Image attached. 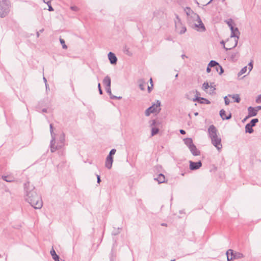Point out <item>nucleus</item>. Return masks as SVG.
Listing matches in <instances>:
<instances>
[{
	"mask_svg": "<svg viewBox=\"0 0 261 261\" xmlns=\"http://www.w3.org/2000/svg\"><path fill=\"white\" fill-rule=\"evenodd\" d=\"M24 188L25 200L35 208H41L43 205L41 197L35 191L33 185H31L30 182H27L24 184Z\"/></svg>",
	"mask_w": 261,
	"mask_h": 261,
	"instance_id": "nucleus-1",
	"label": "nucleus"
},
{
	"mask_svg": "<svg viewBox=\"0 0 261 261\" xmlns=\"http://www.w3.org/2000/svg\"><path fill=\"white\" fill-rule=\"evenodd\" d=\"M231 30V35L230 38L227 40L228 43L232 42V44L228 45V47L225 48L226 50L231 49L235 47L238 44V39L239 38L240 32L237 28H232Z\"/></svg>",
	"mask_w": 261,
	"mask_h": 261,
	"instance_id": "nucleus-2",
	"label": "nucleus"
},
{
	"mask_svg": "<svg viewBox=\"0 0 261 261\" xmlns=\"http://www.w3.org/2000/svg\"><path fill=\"white\" fill-rule=\"evenodd\" d=\"M65 134L63 133H62L59 137V140L57 142V145H55L56 143V136L54 137V140L52 142L51 140L50 142V151L51 152H54L57 150H58L61 148H62L65 145Z\"/></svg>",
	"mask_w": 261,
	"mask_h": 261,
	"instance_id": "nucleus-3",
	"label": "nucleus"
},
{
	"mask_svg": "<svg viewBox=\"0 0 261 261\" xmlns=\"http://www.w3.org/2000/svg\"><path fill=\"white\" fill-rule=\"evenodd\" d=\"M9 0H0V17H5L9 12Z\"/></svg>",
	"mask_w": 261,
	"mask_h": 261,
	"instance_id": "nucleus-4",
	"label": "nucleus"
},
{
	"mask_svg": "<svg viewBox=\"0 0 261 261\" xmlns=\"http://www.w3.org/2000/svg\"><path fill=\"white\" fill-rule=\"evenodd\" d=\"M161 102L157 100L156 103H153L151 106L147 109L145 112L146 116H149L150 114L154 113H159L161 111Z\"/></svg>",
	"mask_w": 261,
	"mask_h": 261,
	"instance_id": "nucleus-5",
	"label": "nucleus"
},
{
	"mask_svg": "<svg viewBox=\"0 0 261 261\" xmlns=\"http://www.w3.org/2000/svg\"><path fill=\"white\" fill-rule=\"evenodd\" d=\"M175 26L176 32L179 34H183L187 31L186 26L182 23L178 16H176V20H175Z\"/></svg>",
	"mask_w": 261,
	"mask_h": 261,
	"instance_id": "nucleus-6",
	"label": "nucleus"
},
{
	"mask_svg": "<svg viewBox=\"0 0 261 261\" xmlns=\"http://www.w3.org/2000/svg\"><path fill=\"white\" fill-rule=\"evenodd\" d=\"M195 18L197 23H195L193 24V28L199 32H204L205 31V28L202 23L199 15L196 14H194Z\"/></svg>",
	"mask_w": 261,
	"mask_h": 261,
	"instance_id": "nucleus-7",
	"label": "nucleus"
},
{
	"mask_svg": "<svg viewBox=\"0 0 261 261\" xmlns=\"http://www.w3.org/2000/svg\"><path fill=\"white\" fill-rule=\"evenodd\" d=\"M211 142L212 144L218 149V151H220L222 148V145L221 144V139L218 136L214 138L211 139Z\"/></svg>",
	"mask_w": 261,
	"mask_h": 261,
	"instance_id": "nucleus-8",
	"label": "nucleus"
},
{
	"mask_svg": "<svg viewBox=\"0 0 261 261\" xmlns=\"http://www.w3.org/2000/svg\"><path fill=\"white\" fill-rule=\"evenodd\" d=\"M207 132L208 136L211 139L218 136V130L214 125H211L209 126Z\"/></svg>",
	"mask_w": 261,
	"mask_h": 261,
	"instance_id": "nucleus-9",
	"label": "nucleus"
},
{
	"mask_svg": "<svg viewBox=\"0 0 261 261\" xmlns=\"http://www.w3.org/2000/svg\"><path fill=\"white\" fill-rule=\"evenodd\" d=\"M190 169L191 170H195L198 169L202 166V163L201 161H199L197 162H194L192 161H190Z\"/></svg>",
	"mask_w": 261,
	"mask_h": 261,
	"instance_id": "nucleus-10",
	"label": "nucleus"
},
{
	"mask_svg": "<svg viewBox=\"0 0 261 261\" xmlns=\"http://www.w3.org/2000/svg\"><path fill=\"white\" fill-rule=\"evenodd\" d=\"M230 253V255L233 256L234 259L242 258L244 257L243 253L239 252H233V250L229 249L228 253Z\"/></svg>",
	"mask_w": 261,
	"mask_h": 261,
	"instance_id": "nucleus-11",
	"label": "nucleus"
},
{
	"mask_svg": "<svg viewBox=\"0 0 261 261\" xmlns=\"http://www.w3.org/2000/svg\"><path fill=\"white\" fill-rule=\"evenodd\" d=\"M113 162V158L112 156H110V155H108L106 162H105V166L109 169H110L112 168V164Z\"/></svg>",
	"mask_w": 261,
	"mask_h": 261,
	"instance_id": "nucleus-12",
	"label": "nucleus"
},
{
	"mask_svg": "<svg viewBox=\"0 0 261 261\" xmlns=\"http://www.w3.org/2000/svg\"><path fill=\"white\" fill-rule=\"evenodd\" d=\"M248 116L246 117V118L244 119V120L247 119L248 118L255 116L257 114L256 112L254 107H249L248 108Z\"/></svg>",
	"mask_w": 261,
	"mask_h": 261,
	"instance_id": "nucleus-13",
	"label": "nucleus"
},
{
	"mask_svg": "<svg viewBox=\"0 0 261 261\" xmlns=\"http://www.w3.org/2000/svg\"><path fill=\"white\" fill-rule=\"evenodd\" d=\"M108 58H109V60H110L111 64H116L117 61V58L114 53H113L112 52H110L108 54Z\"/></svg>",
	"mask_w": 261,
	"mask_h": 261,
	"instance_id": "nucleus-14",
	"label": "nucleus"
},
{
	"mask_svg": "<svg viewBox=\"0 0 261 261\" xmlns=\"http://www.w3.org/2000/svg\"><path fill=\"white\" fill-rule=\"evenodd\" d=\"M220 115L223 120H228L231 117V113H229L227 115L226 114V112L223 109H222L220 111Z\"/></svg>",
	"mask_w": 261,
	"mask_h": 261,
	"instance_id": "nucleus-15",
	"label": "nucleus"
},
{
	"mask_svg": "<svg viewBox=\"0 0 261 261\" xmlns=\"http://www.w3.org/2000/svg\"><path fill=\"white\" fill-rule=\"evenodd\" d=\"M189 148L193 155L197 156L200 155V151L197 149L196 146L194 144L190 147Z\"/></svg>",
	"mask_w": 261,
	"mask_h": 261,
	"instance_id": "nucleus-16",
	"label": "nucleus"
},
{
	"mask_svg": "<svg viewBox=\"0 0 261 261\" xmlns=\"http://www.w3.org/2000/svg\"><path fill=\"white\" fill-rule=\"evenodd\" d=\"M154 179L156 180L159 184H161L165 182V177L163 174L160 173L157 176V177H154Z\"/></svg>",
	"mask_w": 261,
	"mask_h": 261,
	"instance_id": "nucleus-17",
	"label": "nucleus"
},
{
	"mask_svg": "<svg viewBox=\"0 0 261 261\" xmlns=\"http://www.w3.org/2000/svg\"><path fill=\"white\" fill-rule=\"evenodd\" d=\"M193 100L194 101L197 100L198 102H199L201 103H205L206 104L210 103V101L208 100H207L205 98H204L197 97L195 98V99H194Z\"/></svg>",
	"mask_w": 261,
	"mask_h": 261,
	"instance_id": "nucleus-18",
	"label": "nucleus"
},
{
	"mask_svg": "<svg viewBox=\"0 0 261 261\" xmlns=\"http://www.w3.org/2000/svg\"><path fill=\"white\" fill-rule=\"evenodd\" d=\"M106 91L107 93L109 94L111 99H120L121 98V97H117L114 95H112L111 93V87H106Z\"/></svg>",
	"mask_w": 261,
	"mask_h": 261,
	"instance_id": "nucleus-19",
	"label": "nucleus"
},
{
	"mask_svg": "<svg viewBox=\"0 0 261 261\" xmlns=\"http://www.w3.org/2000/svg\"><path fill=\"white\" fill-rule=\"evenodd\" d=\"M50 254L55 261H60L59 256L56 254L55 250L53 248L50 250Z\"/></svg>",
	"mask_w": 261,
	"mask_h": 261,
	"instance_id": "nucleus-20",
	"label": "nucleus"
},
{
	"mask_svg": "<svg viewBox=\"0 0 261 261\" xmlns=\"http://www.w3.org/2000/svg\"><path fill=\"white\" fill-rule=\"evenodd\" d=\"M103 83L106 86V87H111V79L109 76H106L103 80Z\"/></svg>",
	"mask_w": 261,
	"mask_h": 261,
	"instance_id": "nucleus-21",
	"label": "nucleus"
},
{
	"mask_svg": "<svg viewBox=\"0 0 261 261\" xmlns=\"http://www.w3.org/2000/svg\"><path fill=\"white\" fill-rule=\"evenodd\" d=\"M140 89L144 91L145 89L146 83L143 79H141L138 81Z\"/></svg>",
	"mask_w": 261,
	"mask_h": 261,
	"instance_id": "nucleus-22",
	"label": "nucleus"
},
{
	"mask_svg": "<svg viewBox=\"0 0 261 261\" xmlns=\"http://www.w3.org/2000/svg\"><path fill=\"white\" fill-rule=\"evenodd\" d=\"M185 144L189 148L191 146H192L194 144L193 143V140L191 138H187L184 140Z\"/></svg>",
	"mask_w": 261,
	"mask_h": 261,
	"instance_id": "nucleus-23",
	"label": "nucleus"
},
{
	"mask_svg": "<svg viewBox=\"0 0 261 261\" xmlns=\"http://www.w3.org/2000/svg\"><path fill=\"white\" fill-rule=\"evenodd\" d=\"M239 57V53L237 52L231 53L230 54V58L232 61H236Z\"/></svg>",
	"mask_w": 261,
	"mask_h": 261,
	"instance_id": "nucleus-24",
	"label": "nucleus"
},
{
	"mask_svg": "<svg viewBox=\"0 0 261 261\" xmlns=\"http://www.w3.org/2000/svg\"><path fill=\"white\" fill-rule=\"evenodd\" d=\"M228 96L231 97L234 99V101H235L236 102L239 103L241 99L240 98L239 94H234L232 95H228Z\"/></svg>",
	"mask_w": 261,
	"mask_h": 261,
	"instance_id": "nucleus-25",
	"label": "nucleus"
},
{
	"mask_svg": "<svg viewBox=\"0 0 261 261\" xmlns=\"http://www.w3.org/2000/svg\"><path fill=\"white\" fill-rule=\"evenodd\" d=\"M245 131L246 133L251 134L253 132L252 126H251L249 124H247L245 126Z\"/></svg>",
	"mask_w": 261,
	"mask_h": 261,
	"instance_id": "nucleus-26",
	"label": "nucleus"
},
{
	"mask_svg": "<svg viewBox=\"0 0 261 261\" xmlns=\"http://www.w3.org/2000/svg\"><path fill=\"white\" fill-rule=\"evenodd\" d=\"M215 68V70L217 72H219L220 74H221L224 71L221 65H220L219 63L218 65H217Z\"/></svg>",
	"mask_w": 261,
	"mask_h": 261,
	"instance_id": "nucleus-27",
	"label": "nucleus"
},
{
	"mask_svg": "<svg viewBox=\"0 0 261 261\" xmlns=\"http://www.w3.org/2000/svg\"><path fill=\"white\" fill-rule=\"evenodd\" d=\"M49 127H50V135H51V142H53L54 140V137L56 136V134L54 133L53 125L52 124H50Z\"/></svg>",
	"mask_w": 261,
	"mask_h": 261,
	"instance_id": "nucleus-28",
	"label": "nucleus"
},
{
	"mask_svg": "<svg viewBox=\"0 0 261 261\" xmlns=\"http://www.w3.org/2000/svg\"><path fill=\"white\" fill-rule=\"evenodd\" d=\"M2 179L5 181L9 182H12L13 181V179L12 177H9L8 176H3Z\"/></svg>",
	"mask_w": 261,
	"mask_h": 261,
	"instance_id": "nucleus-29",
	"label": "nucleus"
},
{
	"mask_svg": "<svg viewBox=\"0 0 261 261\" xmlns=\"http://www.w3.org/2000/svg\"><path fill=\"white\" fill-rule=\"evenodd\" d=\"M217 65H218V63L217 62L215 61L212 60L210 61V62L208 63V66L210 67H215Z\"/></svg>",
	"mask_w": 261,
	"mask_h": 261,
	"instance_id": "nucleus-30",
	"label": "nucleus"
},
{
	"mask_svg": "<svg viewBox=\"0 0 261 261\" xmlns=\"http://www.w3.org/2000/svg\"><path fill=\"white\" fill-rule=\"evenodd\" d=\"M226 22L228 24V25L229 26L230 29H232V28H233V20L231 19H229L228 20H226Z\"/></svg>",
	"mask_w": 261,
	"mask_h": 261,
	"instance_id": "nucleus-31",
	"label": "nucleus"
},
{
	"mask_svg": "<svg viewBox=\"0 0 261 261\" xmlns=\"http://www.w3.org/2000/svg\"><path fill=\"white\" fill-rule=\"evenodd\" d=\"M258 122V119L257 118L253 119L251 120L250 122L248 123L251 126H254L255 124Z\"/></svg>",
	"mask_w": 261,
	"mask_h": 261,
	"instance_id": "nucleus-32",
	"label": "nucleus"
},
{
	"mask_svg": "<svg viewBox=\"0 0 261 261\" xmlns=\"http://www.w3.org/2000/svg\"><path fill=\"white\" fill-rule=\"evenodd\" d=\"M247 66L244 67L238 73V75L239 76L242 75V74H244L247 71Z\"/></svg>",
	"mask_w": 261,
	"mask_h": 261,
	"instance_id": "nucleus-33",
	"label": "nucleus"
},
{
	"mask_svg": "<svg viewBox=\"0 0 261 261\" xmlns=\"http://www.w3.org/2000/svg\"><path fill=\"white\" fill-rule=\"evenodd\" d=\"M159 129L158 128L153 127L151 129V135L154 136L158 133Z\"/></svg>",
	"mask_w": 261,
	"mask_h": 261,
	"instance_id": "nucleus-34",
	"label": "nucleus"
},
{
	"mask_svg": "<svg viewBox=\"0 0 261 261\" xmlns=\"http://www.w3.org/2000/svg\"><path fill=\"white\" fill-rule=\"evenodd\" d=\"M209 87L210 86L207 82H204L202 85V89L204 91H206Z\"/></svg>",
	"mask_w": 261,
	"mask_h": 261,
	"instance_id": "nucleus-35",
	"label": "nucleus"
},
{
	"mask_svg": "<svg viewBox=\"0 0 261 261\" xmlns=\"http://www.w3.org/2000/svg\"><path fill=\"white\" fill-rule=\"evenodd\" d=\"M60 42L62 45V47L64 49H66L67 48V45L65 44V41L64 39L60 38Z\"/></svg>",
	"mask_w": 261,
	"mask_h": 261,
	"instance_id": "nucleus-36",
	"label": "nucleus"
},
{
	"mask_svg": "<svg viewBox=\"0 0 261 261\" xmlns=\"http://www.w3.org/2000/svg\"><path fill=\"white\" fill-rule=\"evenodd\" d=\"M227 261H232L233 259H234L233 257V256H231V257H230V253H228V250L226 252Z\"/></svg>",
	"mask_w": 261,
	"mask_h": 261,
	"instance_id": "nucleus-37",
	"label": "nucleus"
},
{
	"mask_svg": "<svg viewBox=\"0 0 261 261\" xmlns=\"http://www.w3.org/2000/svg\"><path fill=\"white\" fill-rule=\"evenodd\" d=\"M255 101L257 103H261V94L259 95L256 98Z\"/></svg>",
	"mask_w": 261,
	"mask_h": 261,
	"instance_id": "nucleus-38",
	"label": "nucleus"
},
{
	"mask_svg": "<svg viewBox=\"0 0 261 261\" xmlns=\"http://www.w3.org/2000/svg\"><path fill=\"white\" fill-rule=\"evenodd\" d=\"M210 88V93H213L216 89L215 87L213 86L212 85H211V86L209 87Z\"/></svg>",
	"mask_w": 261,
	"mask_h": 261,
	"instance_id": "nucleus-39",
	"label": "nucleus"
},
{
	"mask_svg": "<svg viewBox=\"0 0 261 261\" xmlns=\"http://www.w3.org/2000/svg\"><path fill=\"white\" fill-rule=\"evenodd\" d=\"M116 152V150L115 149H112L108 155H110V156H112L113 155L115 154Z\"/></svg>",
	"mask_w": 261,
	"mask_h": 261,
	"instance_id": "nucleus-40",
	"label": "nucleus"
},
{
	"mask_svg": "<svg viewBox=\"0 0 261 261\" xmlns=\"http://www.w3.org/2000/svg\"><path fill=\"white\" fill-rule=\"evenodd\" d=\"M224 101L226 105H228L230 103V101L229 99L227 98V96L224 97Z\"/></svg>",
	"mask_w": 261,
	"mask_h": 261,
	"instance_id": "nucleus-41",
	"label": "nucleus"
},
{
	"mask_svg": "<svg viewBox=\"0 0 261 261\" xmlns=\"http://www.w3.org/2000/svg\"><path fill=\"white\" fill-rule=\"evenodd\" d=\"M70 9L73 10V11H77L79 10V8L77 7L76 6H71L70 7Z\"/></svg>",
	"mask_w": 261,
	"mask_h": 261,
	"instance_id": "nucleus-42",
	"label": "nucleus"
},
{
	"mask_svg": "<svg viewBox=\"0 0 261 261\" xmlns=\"http://www.w3.org/2000/svg\"><path fill=\"white\" fill-rule=\"evenodd\" d=\"M248 66H249V71H250L252 69V68H253V64H252V62H250L248 64Z\"/></svg>",
	"mask_w": 261,
	"mask_h": 261,
	"instance_id": "nucleus-43",
	"label": "nucleus"
},
{
	"mask_svg": "<svg viewBox=\"0 0 261 261\" xmlns=\"http://www.w3.org/2000/svg\"><path fill=\"white\" fill-rule=\"evenodd\" d=\"M186 13L187 14V15H190V13L191 12H193L191 10V9H190V8L189 7H187V9H186Z\"/></svg>",
	"mask_w": 261,
	"mask_h": 261,
	"instance_id": "nucleus-44",
	"label": "nucleus"
},
{
	"mask_svg": "<svg viewBox=\"0 0 261 261\" xmlns=\"http://www.w3.org/2000/svg\"><path fill=\"white\" fill-rule=\"evenodd\" d=\"M254 108L255 109L256 112L257 113L258 111L261 110V106H258L256 107H254Z\"/></svg>",
	"mask_w": 261,
	"mask_h": 261,
	"instance_id": "nucleus-45",
	"label": "nucleus"
},
{
	"mask_svg": "<svg viewBox=\"0 0 261 261\" xmlns=\"http://www.w3.org/2000/svg\"><path fill=\"white\" fill-rule=\"evenodd\" d=\"M98 90H99V92L100 93V94H102V91L101 89V87H100V83H98Z\"/></svg>",
	"mask_w": 261,
	"mask_h": 261,
	"instance_id": "nucleus-46",
	"label": "nucleus"
},
{
	"mask_svg": "<svg viewBox=\"0 0 261 261\" xmlns=\"http://www.w3.org/2000/svg\"><path fill=\"white\" fill-rule=\"evenodd\" d=\"M48 10L49 11H52L54 10L53 7L50 5V3L49 4V5H48Z\"/></svg>",
	"mask_w": 261,
	"mask_h": 261,
	"instance_id": "nucleus-47",
	"label": "nucleus"
},
{
	"mask_svg": "<svg viewBox=\"0 0 261 261\" xmlns=\"http://www.w3.org/2000/svg\"><path fill=\"white\" fill-rule=\"evenodd\" d=\"M96 177L97 179V182L100 183V182L101 181L100 176L99 175H96Z\"/></svg>",
	"mask_w": 261,
	"mask_h": 261,
	"instance_id": "nucleus-48",
	"label": "nucleus"
},
{
	"mask_svg": "<svg viewBox=\"0 0 261 261\" xmlns=\"http://www.w3.org/2000/svg\"><path fill=\"white\" fill-rule=\"evenodd\" d=\"M152 88L153 87H151V85H150V86H148L147 89H148V91L149 93H150L151 91Z\"/></svg>",
	"mask_w": 261,
	"mask_h": 261,
	"instance_id": "nucleus-49",
	"label": "nucleus"
},
{
	"mask_svg": "<svg viewBox=\"0 0 261 261\" xmlns=\"http://www.w3.org/2000/svg\"><path fill=\"white\" fill-rule=\"evenodd\" d=\"M211 70V67H210L208 66H207V68H206V72L209 73V72H210Z\"/></svg>",
	"mask_w": 261,
	"mask_h": 261,
	"instance_id": "nucleus-50",
	"label": "nucleus"
},
{
	"mask_svg": "<svg viewBox=\"0 0 261 261\" xmlns=\"http://www.w3.org/2000/svg\"><path fill=\"white\" fill-rule=\"evenodd\" d=\"M150 85H151V87H153V81L152 78H150L149 80Z\"/></svg>",
	"mask_w": 261,
	"mask_h": 261,
	"instance_id": "nucleus-51",
	"label": "nucleus"
},
{
	"mask_svg": "<svg viewBox=\"0 0 261 261\" xmlns=\"http://www.w3.org/2000/svg\"><path fill=\"white\" fill-rule=\"evenodd\" d=\"M179 132H180V133L182 134V135H184V134H186V132L184 130H183V129H180L179 130Z\"/></svg>",
	"mask_w": 261,
	"mask_h": 261,
	"instance_id": "nucleus-52",
	"label": "nucleus"
},
{
	"mask_svg": "<svg viewBox=\"0 0 261 261\" xmlns=\"http://www.w3.org/2000/svg\"><path fill=\"white\" fill-rule=\"evenodd\" d=\"M43 2L45 4H46L47 5H49V4L50 3V1H45V0H42Z\"/></svg>",
	"mask_w": 261,
	"mask_h": 261,
	"instance_id": "nucleus-53",
	"label": "nucleus"
},
{
	"mask_svg": "<svg viewBox=\"0 0 261 261\" xmlns=\"http://www.w3.org/2000/svg\"><path fill=\"white\" fill-rule=\"evenodd\" d=\"M155 124V120H152V123L151 124V126H152L154 125Z\"/></svg>",
	"mask_w": 261,
	"mask_h": 261,
	"instance_id": "nucleus-54",
	"label": "nucleus"
},
{
	"mask_svg": "<svg viewBox=\"0 0 261 261\" xmlns=\"http://www.w3.org/2000/svg\"><path fill=\"white\" fill-rule=\"evenodd\" d=\"M221 43L222 44H223V45H224V48L225 49H226V48H227V47H226V46H225L224 41H222L221 42Z\"/></svg>",
	"mask_w": 261,
	"mask_h": 261,
	"instance_id": "nucleus-55",
	"label": "nucleus"
},
{
	"mask_svg": "<svg viewBox=\"0 0 261 261\" xmlns=\"http://www.w3.org/2000/svg\"><path fill=\"white\" fill-rule=\"evenodd\" d=\"M45 87H46V91H47V90L49 89V88H48V85L47 83L45 84Z\"/></svg>",
	"mask_w": 261,
	"mask_h": 261,
	"instance_id": "nucleus-56",
	"label": "nucleus"
},
{
	"mask_svg": "<svg viewBox=\"0 0 261 261\" xmlns=\"http://www.w3.org/2000/svg\"><path fill=\"white\" fill-rule=\"evenodd\" d=\"M43 81H44V82L45 83V84L46 83H47V80H46V79L44 77H43Z\"/></svg>",
	"mask_w": 261,
	"mask_h": 261,
	"instance_id": "nucleus-57",
	"label": "nucleus"
},
{
	"mask_svg": "<svg viewBox=\"0 0 261 261\" xmlns=\"http://www.w3.org/2000/svg\"><path fill=\"white\" fill-rule=\"evenodd\" d=\"M226 43H227V47H228V45H230V44H232V42H230V43H228L226 41Z\"/></svg>",
	"mask_w": 261,
	"mask_h": 261,
	"instance_id": "nucleus-58",
	"label": "nucleus"
},
{
	"mask_svg": "<svg viewBox=\"0 0 261 261\" xmlns=\"http://www.w3.org/2000/svg\"><path fill=\"white\" fill-rule=\"evenodd\" d=\"M39 35H39V32H37L36 33V36H37V37H39Z\"/></svg>",
	"mask_w": 261,
	"mask_h": 261,
	"instance_id": "nucleus-59",
	"label": "nucleus"
},
{
	"mask_svg": "<svg viewBox=\"0 0 261 261\" xmlns=\"http://www.w3.org/2000/svg\"><path fill=\"white\" fill-rule=\"evenodd\" d=\"M42 112H44V113H46L47 112V110L46 109H43L42 110Z\"/></svg>",
	"mask_w": 261,
	"mask_h": 261,
	"instance_id": "nucleus-60",
	"label": "nucleus"
},
{
	"mask_svg": "<svg viewBox=\"0 0 261 261\" xmlns=\"http://www.w3.org/2000/svg\"><path fill=\"white\" fill-rule=\"evenodd\" d=\"M213 0H210L207 4L206 5L210 4Z\"/></svg>",
	"mask_w": 261,
	"mask_h": 261,
	"instance_id": "nucleus-61",
	"label": "nucleus"
},
{
	"mask_svg": "<svg viewBox=\"0 0 261 261\" xmlns=\"http://www.w3.org/2000/svg\"><path fill=\"white\" fill-rule=\"evenodd\" d=\"M43 31H44V29H42L41 30H40L39 31V32L42 33V32H43Z\"/></svg>",
	"mask_w": 261,
	"mask_h": 261,
	"instance_id": "nucleus-62",
	"label": "nucleus"
},
{
	"mask_svg": "<svg viewBox=\"0 0 261 261\" xmlns=\"http://www.w3.org/2000/svg\"><path fill=\"white\" fill-rule=\"evenodd\" d=\"M194 115H195V116H197L198 115V112H195L194 113Z\"/></svg>",
	"mask_w": 261,
	"mask_h": 261,
	"instance_id": "nucleus-63",
	"label": "nucleus"
},
{
	"mask_svg": "<svg viewBox=\"0 0 261 261\" xmlns=\"http://www.w3.org/2000/svg\"><path fill=\"white\" fill-rule=\"evenodd\" d=\"M181 57L184 59L185 57H186V56L185 55H182Z\"/></svg>",
	"mask_w": 261,
	"mask_h": 261,
	"instance_id": "nucleus-64",
	"label": "nucleus"
}]
</instances>
